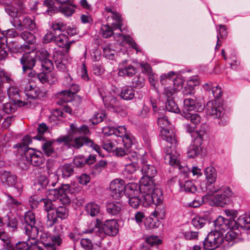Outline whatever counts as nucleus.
<instances>
[{"label":"nucleus","instance_id":"nucleus-15","mask_svg":"<svg viewBox=\"0 0 250 250\" xmlns=\"http://www.w3.org/2000/svg\"><path fill=\"white\" fill-rule=\"evenodd\" d=\"M20 62L22 65L23 73H25L28 69H33V67L37 64L34 53L32 51L23 54L20 60Z\"/></svg>","mask_w":250,"mask_h":250},{"label":"nucleus","instance_id":"nucleus-31","mask_svg":"<svg viewBox=\"0 0 250 250\" xmlns=\"http://www.w3.org/2000/svg\"><path fill=\"white\" fill-rule=\"evenodd\" d=\"M70 133L72 135H87L90 134V132L88 127L85 125H83L78 127L75 124H72L70 125Z\"/></svg>","mask_w":250,"mask_h":250},{"label":"nucleus","instance_id":"nucleus-41","mask_svg":"<svg viewBox=\"0 0 250 250\" xmlns=\"http://www.w3.org/2000/svg\"><path fill=\"white\" fill-rule=\"evenodd\" d=\"M56 142V140L47 141L43 143L42 145V149L43 153L47 156H50L54 152V148L53 145Z\"/></svg>","mask_w":250,"mask_h":250},{"label":"nucleus","instance_id":"nucleus-38","mask_svg":"<svg viewBox=\"0 0 250 250\" xmlns=\"http://www.w3.org/2000/svg\"><path fill=\"white\" fill-rule=\"evenodd\" d=\"M134 90L128 86L123 87L120 94V97L125 100H131L134 98Z\"/></svg>","mask_w":250,"mask_h":250},{"label":"nucleus","instance_id":"nucleus-3","mask_svg":"<svg viewBox=\"0 0 250 250\" xmlns=\"http://www.w3.org/2000/svg\"><path fill=\"white\" fill-rule=\"evenodd\" d=\"M80 188L75 187V184L63 185L59 189H51L50 188L47 189L45 192L47 199L52 201L59 200L63 205H66L70 203V199L67 195V193L72 194L78 192Z\"/></svg>","mask_w":250,"mask_h":250},{"label":"nucleus","instance_id":"nucleus-11","mask_svg":"<svg viewBox=\"0 0 250 250\" xmlns=\"http://www.w3.org/2000/svg\"><path fill=\"white\" fill-rule=\"evenodd\" d=\"M223 242V237L217 231L210 232L204 242V247L207 250H213L218 248Z\"/></svg>","mask_w":250,"mask_h":250},{"label":"nucleus","instance_id":"nucleus-46","mask_svg":"<svg viewBox=\"0 0 250 250\" xmlns=\"http://www.w3.org/2000/svg\"><path fill=\"white\" fill-rule=\"evenodd\" d=\"M21 37L28 44H33L36 42V38L33 34L23 31L21 33Z\"/></svg>","mask_w":250,"mask_h":250},{"label":"nucleus","instance_id":"nucleus-33","mask_svg":"<svg viewBox=\"0 0 250 250\" xmlns=\"http://www.w3.org/2000/svg\"><path fill=\"white\" fill-rule=\"evenodd\" d=\"M37 79L42 83L48 82L49 83L52 84L57 81V77L53 73L47 74L42 72L37 74Z\"/></svg>","mask_w":250,"mask_h":250},{"label":"nucleus","instance_id":"nucleus-13","mask_svg":"<svg viewBox=\"0 0 250 250\" xmlns=\"http://www.w3.org/2000/svg\"><path fill=\"white\" fill-rule=\"evenodd\" d=\"M236 221L231 218L229 219L220 216L214 221V225L216 231L220 233L227 230L229 229H233L235 228Z\"/></svg>","mask_w":250,"mask_h":250},{"label":"nucleus","instance_id":"nucleus-47","mask_svg":"<svg viewBox=\"0 0 250 250\" xmlns=\"http://www.w3.org/2000/svg\"><path fill=\"white\" fill-rule=\"evenodd\" d=\"M177 92V90L175 89L170 87H167L164 88L162 95L167 100H170V99H173Z\"/></svg>","mask_w":250,"mask_h":250},{"label":"nucleus","instance_id":"nucleus-26","mask_svg":"<svg viewBox=\"0 0 250 250\" xmlns=\"http://www.w3.org/2000/svg\"><path fill=\"white\" fill-rule=\"evenodd\" d=\"M99 93L102 97L105 106L108 107L114 108L118 104L117 98L112 96H107L104 89H99Z\"/></svg>","mask_w":250,"mask_h":250},{"label":"nucleus","instance_id":"nucleus-62","mask_svg":"<svg viewBox=\"0 0 250 250\" xmlns=\"http://www.w3.org/2000/svg\"><path fill=\"white\" fill-rule=\"evenodd\" d=\"M57 33L50 30L48 31L46 34L44 36L43 38V41L44 43H49L50 42H54Z\"/></svg>","mask_w":250,"mask_h":250},{"label":"nucleus","instance_id":"nucleus-53","mask_svg":"<svg viewBox=\"0 0 250 250\" xmlns=\"http://www.w3.org/2000/svg\"><path fill=\"white\" fill-rule=\"evenodd\" d=\"M54 211L57 217L61 219L66 218L68 215V211L64 206L58 207Z\"/></svg>","mask_w":250,"mask_h":250},{"label":"nucleus","instance_id":"nucleus-49","mask_svg":"<svg viewBox=\"0 0 250 250\" xmlns=\"http://www.w3.org/2000/svg\"><path fill=\"white\" fill-rule=\"evenodd\" d=\"M64 27L65 24L63 22L58 20L52 22L51 30L58 34L61 33L64 30Z\"/></svg>","mask_w":250,"mask_h":250},{"label":"nucleus","instance_id":"nucleus-52","mask_svg":"<svg viewBox=\"0 0 250 250\" xmlns=\"http://www.w3.org/2000/svg\"><path fill=\"white\" fill-rule=\"evenodd\" d=\"M57 218L54 211L48 212L46 221V226L48 228L52 227L57 222Z\"/></svg>","mask_w":250,"mask_h":250},{"label":"nucleus","instance_id":"nucleus-2","mask_svg":"<svg viewBox=\"0 0 250 250\" xmlns=\"http://www.w3.org/2000/svg\"><path fill=\"white\" fill-rule=\"evenodd\" d=\"M4 4L6 5L5 7L6 12L13 18H16L19 12L23 9L21 0H7ZM11 22L19 30L27 29L32 31L36 27L34 21L28 17H25L22 21L17 18H14Z\"/></svg>","mask_w":250,"mask_h":250},{"label":"nucleus","instance_id":"nucleus-36","mask_svg":"<svg viewBox=\"0 0 250 250\" xmlns=\"http://www.w3.org/2000/svg\"><path fill=\"white\" fill-rule=\"evenodd\" d=\"M240 227L246 229H250V214L240 216L236 221L235 228Z\"/></svg>","mask_w":250,"mask_h":250},{"label":"nucleus","instance_id":"nucleus-30","mask_svg":"<svg viewBox=\"0 0 250 250\" xmlns=\"http://www.w3.org/2000/svg\"><path fill=\"white\" fill-rule=\"evenodd\" d=\"M63 56L60 52H56L53 55V60L57 68L60 71L67 70V64L63 60Z\"/></svg>","mask_w":250,"mask_h":250},{"label":"nucleus","instance_id":"nucleus-28","mask_svg":"<svg viewBox=\"0 0 250 250\" xmlns=\"http://www.w3.org/2000/svg\"><path fill=\"white\" fill-rule=\"evenodd\" d=\"M52 237L50 236L49 234L47 232H45L44 231L41 232L40 235V240L41 243L38 241L39 243V245L42 244L44 246V247L47 249L48 250H56V248L52 244L51 241Z\"/></svg>","mask_w":250,"mask_h":250},{"label":"nucleus","instance_id":"nucleus-22","mask_svg":"<svg viewBox=\"0 0 250 250\" xmlns=\"http://www.w3.org/2000/svg\"><path fill=\"white\" fill-rule=\"evenodd\" d=\"M54 42L60 47L65 48V52L69 53L72 42L69 41L67 35L62 33H57Z\"/></svg>","mask_w":250,"mask_h":250},{"label":"nucleus","instance_id":"nucleus-54","mask_svg":"<svg viewBox=\"0 0 250 250\" xmlns=\"http://www.w3.org/2000/svg\"><path fill=\"white\" fill-rule=\"evenodd\" d=\"M191 222L194 227L200 229L207 223V220L205 218L197 216L192 220Z\"/></svg>","mask_w":250,"mask_h":250},{"label":"nucleus","instance_id":"nucleus-37","mask_svg":"<svg viewBox=\"0 0 250 250\" xmlns=\"http://www.w3.org/2000/svg\"><path fill=\"white\" fill-rule=\"evenodd\" d=\"M86 213L92 217L97 216L100 212V207L94 202L87 203L85 206Z\"/></svg>","mask_w":250,"mask_h":250},{"label":"nucleus","instance_id":"nucleus-24","mask_svg":"<svg viewBox=\"0 0 250 250\" xmlns=\"http://www.w3.org/2000/svg\"><path fill=\"white\" fill-rule=\"evenodd\" d=\"M21 91L16 86L12 85L9 87L7 90V94L10 98L13 99L15 104L19 106H22L27 104V102L18 100V98L20 96Z\"/></svg>","mask_w":250,"mask_h":250},{"label":"nucleus","instance_id":"nucleus-40","mask_svg":"<svg viewBox=\"0 0 250 250\" xmlns=\"http://www.w3.org/2000/svg\"><path fill=\"white\" fill-rule=\"evenodd\" d=\"M205 172L208 182L210 184L213 183L215 181L217 177L214 168L212 167H208L206 168Z\"/></svg>","mask_w":250,"mask_h":250},{"label":"nucleus","instance_id":"nucleus-32","mask_svg":"<svg viewBox=\"0 0 250 250\" xmlns=\"http://www.w3.org/2000/svg\"><path fill=\"white\" fill-rule=\"evenodd\" d=\"M123 208V205L119 202H109L106 205L107 212L111 215L119 214Z\"/></svg>","mask_w":250,"mask_h":250},{"label":"nucleus","instance_id":"nucleus-27","mask_svg":"<svg viewBox=\"0 0 250 250\" xmlns=\"http://www.w3.org/2000/svg\"><path fill=\"white\" fill-rule=\"evenodd\" d=\"M22 229L24 233L28 237V240H32L33 241H36L35 238L37 236L39 230L38 228L35 225H22Z\"/></svg>","mask_w":250,"mask_h":250},{"label":"nucleus","instance_id":"nucleus-58","mask_svg":"<svg viewBox=\"0 0 250 250\" xmlns=\"http://www.w3.org/2000/svg\"><path fill=\"white\" fill-rule=\"evenodd\" d=\"M39 184L42 188H46L47 187L50 188V187H54L55 186L57 182H51L50 184L49 180L47 179L45 177L42 176L40 177L39 181Z\"/></svg>","mask_w":250,"mask_h":250},{"label":"nucleus","instance_id":"nucleus-9","mask_svg":"<svg viewBox=\"0 0 250 250\" xmlns=\"http://www.w3.org/2000/svg\"><path fill=\"white\" fill-rule=\"evenodd\" d=\"M235 197L234 193L229 188H226L221 194L214 196L210 201V204L214 206L224 207L231 198Z\"/></svg>","mask_w":250,"mask_h":250},{"label":"nucleus","instance_id":"nucleus-57","mask_svg":"<svg viewBox=\"0 0 250 250\" xmlns=\"http://www.w3.org/2000/svg\"><path fill=\"white\" fill-rule=\"evenodd\" d=\"M71 139L72 136L70 135V134H69L61 136L57 139H54V140H56V142H58L60 144L63 143L64 145L68 146V147H70Z\"/></svg>","mask_w":250,"mask_h":250},{"label":"nucleus","instance_id":"nucleus-10","mask_svg":"<svg viewBox=\"0 0 250 250\" xmlns=\"http://www.w3.org/2000/svg\"><path fill=\"white\" fill-rule=\"evenodd\" d=\"M0 180L2 184L5 187H14L16 188L19 193L21 191L22 185L18 181L16 175L9 171L3 172L0 176Z\"/></svg>","mask_w":250,"mask_h":250},{"label":"nucleus","instance_id":"nucleus-25","mask_svg":"<svg viewBox=\"0 0 250 250\" xmlns=\"http://www.w3.org/2000/svg\"><path fill=\"white\" fill-rule=\"evenodd\" d=\"M62 4H68V5H62L59 7V11L66 16H71L75 12V8L76 6L72 5L73 0H56Z\"/></svg>","mask_w":250,"mask_h":250},{"label":"nucleus","instance_id":"nucleus-19","mask_svg":"<svg viewBox=\"0 0 250 250\" xmlns=\"http://www.w3.org/2000/svg\"><path fill=\"white\" fill-rule=\"evenodd\" d=\"M122 141L123 143L124 147L116 146L113 151L117 156L122 157L127 154L130 151L129 149L132 145V141L131 138L128 136L123 138Z\"/></svg>","mask_w":250,"mask_h":250},{"label":"nucleus","instance_id":"nucleus-23","mask_svg":"<svg viewBox=\"0 0 250 250\" xmlns=\"http://www.w3.org/2000/svg\"><path fill=\"white\" fill-rule=\"evenodd\" d=\"M202 143L200 138L197 139L192 138V143L188 150V154L189 157L194 158L200 154L201 150L200 146Z\"/></svg>","mask_w":250,"mask_h":250},{"label":"nucleus","instance_id":"nucleus-35","mask_svg":"<svg viewBox=\"0 0 250 250\" xmlns=\"http://www.w3.org/2000/svg\"><path fill=\"white\" fill-rule=\"evenodd\" d=\"M54 232L56 233V235L52 237L51 242L54 246L55 245L60 246L62 242L63 231L62 226L61 225L55 226Z\"/></svg>","mask_w":250,"mask_h":250},{"label":"nucleus","instance_id":"nucleus-59","mask_svg":"<svg viewBox=\"0 0 250 250\" xmlns=\"http://www.w3.org/2000/svg\"><path fill=\"white\" fill-rule=\"evenodd\" d=\"M132 86L136 88H140L143 87L145 84V79L143 77L137 76L135 77L132 82Z\"/></svg>","mask_w":250,"mask_h":250},{"label":"nucleus","instance_id":"nucleus-17","mask_svg":"<svg viewBox=\"0 0 250 250\" xmlns=\"http://www.w3.org/2000/svg\"><path fill=\"white\" fill-rule=\"evenodd\" d=\"M182 116L187 120L190 122L191 124L186 125V127L187 131L189 133L193 132L197 125L200 123L201 117L197 114H191L186 111H183Z\"/></svg>","mask_w":250,"mask_h":250},{"label":"nucleus","instance_id":"nucleus-39","mask_svg":"<svg viewBox=\"0 0 250 250\" xmlns=\"http://www.w3.org/2000/svg\"><path fill=\"white\" fill-rule=\"evenodd\" d=\"M24 93L26 96L30 99L37 98L40 94V90L38 87H33L31 85H28L25 87Z\"/></svg>","mask_w":250,"mask_h":250},{"label":"nucleus","instance_id":"nucleus-48","mask_svg":"<svg viewBox=\"0 0 250 250\" xmlns=\"http://www.w3.org/2000/svg\"><path fill=\"white\" fill-rule=\"evenodd\" d=\"M48 129L46 124L42 123L39 125L38 128V134L33 137L34 139L39 140L40 141L44 140L43 134Z\"/></svg>","mask_w":250,"mask_h":250},{"label":"nucleus","instance_id":"nucleus-56","mask_svg":"<svg viewBox=\"0 0 250 250\" xmlns=\"http://www.w3.org/2000/svg\"><path fill=\"white\" fill-rule=\"evenodd\" d=\"M195 101L191 98H187L184 101V108L187 111H192L195 108Z\"/></svg>","mask_w":250,"mask_h":250},{"label":"nucleus","instance_id":"nucleus-21","mask_svg":"<svg viewBox=\"0 0 250 250\" xmlns=\"http://www.w3.org/2000/svg\"><path fill=\"white\" fill-rule=\"evenodd\" d=\"M79 89L80 87L79 85L77 84H72L70 86L69 90L63 91L60 94L59 96V98L64 103L69 102L72 101L74 94L78 92Z\"/></svg>","mask_w":250,"mask_h":250},{"label":"nucleus","instance_id":"nucleus-20","mask_svg":"<svg viewBox=\"0 0 250 250\" xmlns=\"http://www.w3.org/2000/svg\"><path fill=\"white\" fill-rule=\"evenodd\" d=\"M15 248L16 250H43L38 241L31 242L28 240L26 242H19L16 244Z\"/></svg>","mask_w":250,"mask_h":250},{"label":"nucleus","instance_id":"nucleus-45","mask_svg":"<svg viewBox=\"0 0 250 250\" xmlns=\"http://www.w3.org/2000/svg\"><path fill=\"white\" fill-rule=\"evenodd\" d=\"M207 125L205 124H202L199 130L196 131H193L191 137L193 139L200 138L202 142H203L204 137L206 134Z\"/></svg>","mask_w":250,"mask_h":250},{"label":"nucleus","instance_id":"nucleus-60","mask_svg":"<svg viewBox=\"0 0 250 250\" xmlns=\"http://www.w3.org/2000/svg\"><path fill=\"white\" fill-rule=\"evenodd\" d=\"M114 131V134L121 137L122 139L127 136L130 137L128 134H126V128L125 126H119L117 127H115Z\"/></svg>","mask_w":250,"mask_h":250},{"label":"nucleus","instance_id":"nucleus-34","mask_svg":"<svg viewBox=\"0 0 250 250\" xmlns=\"http://www.w3.org/2000/svg\"><path fill=\"white\" fill-rule=\"evenodd\" d=\"M141 169V172L144 175L143 177H148L150 178H153L156 175L157 171L155 167L151 165L144 163Z\"/></svg>","mask_w":250,"mask_h":250},{"label":"nucleus","instance_id":"nucleus-14","mask_svg":"<svg viewBox=\"0 0 250 250\" xmlns=\"http://www.w3.org/2000/svg\"><path fill=\"white\" fill-rule=\"evenodd\" d=\"M126 186L124 180L115 179L110 184V194L114 199L122 197L125 193Z\"/></svg>","mask_w":250,"mask_h":250},{"label":"nucleus","instance_id":"nucleus-4","mask_svg":"<svg viewBox=\"0 0 250 250\" xmlns=\"http://www.w3.org/2000/svg\"><path fill=\"white\" fill-rule=\"evenodd\" d=\"M102 230L105 234L109 236H114L118 233V223L113 219L106 221L103 225L101 229L97 226L89 229L86 232L88 233H95L98 235L100 231Z\"/></svg>","mask_w":250,"mask_h":250},{"label":"nucleus","instance_id":"nucleus-51","mask_svg":"<svg viewBox=\"0 0 250 250\" xmlns=\"http://www.w3.org/2000/svg\"><path fill=\"white\" fill-rule=\"evenodd\" d=\"M166 107L167 110L169 112L177 113L179 111V109L177 104L172 99L167 100L166 103Z\"/></svg>","mask_w":250,"mask_h":250},{"label":"nucleus","instance_id":"nucleus-18","mask_svg":"<svg viewBox=\"0 0 250 250\" xmlns=\"http://www.w3.org/2000/svg\"><path fill=\"white\" fill-rule=\"evenodd\" d=\"M170 144L167 145V148H165L166 154L165 156V160L166 163H168L170 165L177 167L180 164V155L176 152H173L172 150H169L171 148L172 146Z\"/></svg>","mask_w":250,"mask_h":250},{"label":"nucleus","instance_id":"nucleus-61","mask_svg":"<svg viewBox=\"0 0 250 250\" xmlns=\"http://www.w3.org/2000/svg\"><path fill=\"white\" fill-rule=\"evenodd\" d=\"M0 239L3 242V243L7 247V250H15L14 249H10L12 248L11 244V239L9 235L4 231H1L0 234Z\"/></svg>","mask_w":250,"mask_h":250},{"label":"nucleus","instance_id":"nucleus-5","mask_svg":"<svg viewBox=\"0 0 250 250\" xmlns=\"http://www.w3.org/2000/svg\"><path fill=\"white\" fill-rule=\"evenodd\" d=\"M158 124L162 128L161 134L163 139L171 145L176 144V141L174 133L173 131L166 128L170 125V122L167 117L164 116L159 118Z\"/></svg>","mask_w":250,"mask_h":250},{"label":"nucleus","instance_id":"nucleus-50","mask_svg":"<svg viewBox=\"0 0 250 250\" xmlns=\"http://www.w3.org/2000/svg\"><path fill=\"white\" fill-rule=\"evenodd\" d=\"M8 48L10 51L13 53H16L19 51V50H23L26 51L30 49L29 44H23L19 46V45H15L14 43H9Z\"/></svg>","mask_w":250,"mask_h":250},{"label":"nucleus","instance_id":"nucleus-16","mask_svg":"<svg viewBox=\"0 0 250 250\" xmlns=\"http://www.w3.org/2000/svg\"><path fill=\"white\" fill-rule=\"evenodd\" d=\"M25 155L27 161L30 162L34 166H40L44 161L43 154L40 151L35 152L33 150L29 149Z\"/></svg>","mask_w":250,"mask_h":250},{"label":"nucleus","instance_id":"nucleus-63","mask_svg":"<svg viewBox=\"0 0 250 250\" xmlns=\"http://www.w3.org/2000/svg\"><path fill=\"white\" fill-rule=\"evenodd\" d=\"M10 103H7L3 104V110L7 114L12 113L17 110V105Z\"/></svg>","mask_w":250,"mask_h":250},{"label":"nucleus","instance_id":"nucleus-7","mask_svg":"<svg viewBox=\"0 0 250 250\" xmlns=\"http://www.w3.org/2000/svg\"><path fill=\"white\" fill-rule=\"evenodd\" d=\"M105 10L108 23H110L114 29H118L121 32H122L123 19L120 13L117 12L112 7L106 6L105 8Z\"/></svg>","mask_w":250,"mask_h":250},{"label":"nucleus","instance_id":"nucleus-8","mask_svg":"<svg viewBox=\"0 0 250 250\" xmlns=\"http://www.w3.org/2000/svg\"><path fill=\"white\" fill-rule=\"evenodd\" d=\"M84 145L88 146L91 147L100 155L102 156V149L100 146L95 144L93 140L90 139L87 137L79 136L74 139L72 138L70 147H73L75 149H79Z\"/></svg>","mask_w":250,"mask_h":250},{"label":"nucleus","instance_id":"nucleus-6","mask_svg":"<svg viewBox=\"0 0 250 250\" xmlns=\"http://www.w3.org/2000/svg\"><path fill=\"white\" fill-rule=\"evenodd\" d=\"M32 52L34 53L37 64L41 65L43 71H50L53 68V63L48 58L49 54L45 49L41 48Z\"/></svg>","mask_w":250,"mask_h":250},{"label":"nucleus","instance_id":"nucleus-64","mask_svg":"<svg viewBox=\"0 0 250 250\" xmlns=\"http://www.w3.org/2000/svg\"><path fill=\"white\" fill-rule=\"evenodd\" d=\"M81 246L85 250H91L93 248L91 241L87 238H83L80 242Z\"/></svg>","mask_w":250,"mask_h":250},{"label":"nucleus","instance_id":"nucleus-55","mask_svg":"<svg viewBox=\"0 0 250 250\" xmlns=\"http://www.w3.org/2000/svg\"><path fill=\"white\" fill-rule=\"evenodd\" d=\"M113 27L109 26L108 24L103 25L101 27V33L104 38H108L113 35Z\"/></svg>","mask_w":250,"mask_h":250},{"label":"nucleus","instance_id":"nucleus-29","mask_svg":"<svg viewBox=\"0 0 250 250\" xmlns=\"http://www.w3.org/2000/svg\"><path fill=\"white\" fill-rule=\"evenodd\" d=\"M125 194L128 198L139 197L141 194L139 187L135 183L129 184L126 186Z\"/></svg>","mask_w":250,"mask_h":250},{"label":"nucleus","instance_id":"nucleus-42","mask_svg":"<svg viewBox=\"0 0 250 250\" xmlns=\"http://www.w3.org/2000/svg\"><path fill=\"white\" fill-rule=\"evenodd\" d=\"M60 170L63 178H67L74 173L73 166L69 164H65L60 167Z\"/></svg>","mask_w":250,"mask_h":250},{"label":"nucleus","instance_id":"nucleus-44","mask_svg":"<svg viewBox=\"0 0 250 250\" xmlns=\"http://www.w3.org/2000/svg\"><path fill=\"white\" fill-rule=\"evenodd\" d=\"M36 223V218L35 214L31 211L26 212L23 220L22 221V225H35Z\"/></svg>","mask_w":250,"mask_h":250},{"label":"nucleus","instance_id":"nucleus-1","mask_svg":"<svg viewBox=\"0 0 250 250\" xmlns=\"http://www.w3.org/2000/svg\"><path fill=\"white\" fill-rule=\"evenodd\" d=\"M139 189L142 195L143 206L148 207L152 204L158 205L163 201V195L160 188L155 187L153 178L142 177L139 181Z\"/></svg>","mask_w":250,"mask_h":250},{"label":"nucleus","instance_id":"nucleus-12","mask_svg":"<svg viewBox=\"0 0 250 250\" xmlns=\"http://www.w3.org/2000/svg\"><path fill=\"white\" fill-rule=\"evenodd\" d=\"M207 113L214 118L221 119L224 115L222 104L217 100H212L207 104Z\"/></svg>","mask_w":250,"mask_h":250},{"label":"nucleus","instance_id":"nucleus-43","mask_svg":"<svg viewBox=\"0 0 250 250\" xmlns=\"http://www.w3.org/2000/svg\"><path fill=\"white\" fill-rule=\"evenodd\" d=\"M136 73V68L132 66L129 65L124 68L120 69L119 75L120 76L132 77Z\"/></svg>","mask_w":250,"mask_h":250}]
</instances>
